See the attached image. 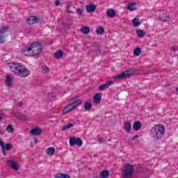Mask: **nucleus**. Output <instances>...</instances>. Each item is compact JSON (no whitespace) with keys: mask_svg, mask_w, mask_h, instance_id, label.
Here are the masks:
<instances>
[{"mask_svg":"<svg viewBox=\"0 0 178 178\" xmlns=\"http://www.w3.org/2000/svg\"><path fill=\"white\" fill-rule=\"evenodd\" d=\"M10 69L17 76L19 77H27L30 74V71L27 68L24 67L21 63H11L9 65Z\"/></svg>","mask_w":178,"mask_h":178,"instance_id":"1","label":"nucleus"},{"mask_svg":"<svg viewBox=\"0 0 178 178\" xmlns=\"http://www.w3.org/2000/svg\"><path fill=\"white\" fill-rule=\"evenodd\" d=\"M42 51V44L41 43H31L30 46L26 47L23 49V51L25 52L26 56H30L33 55V56H37L40 55Z\"/></svg>","mask_w":178,"mask_h":178,"instance_id":"2","label":"nucleus"},{"mask_svg":"<svg viewBox=\"0 0 178 178\" xmlns=\"http://www.w3.org/2000/svg\"><path fill=\"white\" fill-rule=\"evenodd\" d=\"M165 134V127L162 124L154 126L151 130V136L154 140H161Z\"/></svg>","mask_w":178,"mask_h":178,"instance_id":"3","label":"nucleus"},{"mask_svg":"<svg viewBox=\"0 0 178 178\" xmlns=\"http://www.w3.org/2000/svg\"><path fill=\"white\" fill-rule=\"evenodd\" d=\"M133 165L125 164L123 167L122 176V178H130L133 176Z\"/></svg>","mask_w":178,"mask_h":178,"instance_id":"4","label":"nucleus"},{"mask_svg":"<svg viewBox=\"0 0 178 178\" xmlns=\"http://www.w3.org/2000/svg\"><path fill=\"white\" fill-rule=\"evenodd\" d=\"M82 102L81 100L79 99L76 100L75 102H74L73 103H71L70 104H68L67 106L65 107V108L63 109V113H69L70 112H72V111H73V109H76V108H77V106H79V105H81Z\"/></svg>","mask_w":178,"mask_h":178,"instance_id":"5","label":"nucleus"},{"mask_svg":"<svg viewBox=\"0 0 178 178\" xmlns=\"http://www.w3.org/2000/svg\"><path fill=\"white\" fill-rule=\"evenodd\" d=\"M70 145L71 147H74V145H78V147H81L83 145V140L80 138L72 137L70 138Z\"/></svg>","mask_w":178,"mask_h":178,"instance_id":"6","label":"nucleus"},{"mask_svg":"<svg viewBox=\"0 0 178 178\" xmlns=\"http://www.w3.org/2000/svg\"><path fill=\"white\" fill-rule=\"evenodd\" d=\"M131 76V71L130 70L123 72L121 74L114 76V80H120V79H129Z\"/></svg>","mask_w":178,"mask_h":178,"instance_id":"7","label":"nucleus"},{"mask_svg":"<svg viewBox=\"0 0 178 178\" xmlns=\"http://www.w3.org/2000/svg\"><path fill=\"white\" fill-rule=\"evenodd\" d=\"M9 31L8 26H3L0 29V44H3L5 42V33Z\"/></svg>","mask_w":178,"mask_h":178,"instance_id":"8","label":"nucleus"},{"mask_svg":"<svg viewBox=\"0 0 178 178\" xmlns=\"http://www.w3.org/2000/svg\"><path fill=\"white\" fill-rule=\"evenodd\" d=\"M158 20H160L161 22H169L170 18L169 16H168V11L163 10L162 15L159 17Z\"/></svg>","mask_w":178,"mask_h":178,"instance_id":"9","label":"nucleus"},{"mask_svg":"<svg viewBox=\"0 0 178 178\" xmlns=\"http://www.w3.org/2000/svg\"><path fill=\"white\" fill-rule=\"evenodd\" d=\"M0 147H1L2 149H4L6 151H9V149L12 148V145H10V143H7L6 145H5V142H3L1 138H0Z\"/></svg>","mask_w":178,"mask_h":178,"instance_id":"10","label":"nucleus"},{"mask_svg":"<svg viewBox=\"0 0 178 178\" xmlns=\"http://www.w3.org/2000/svg\"><path fill=\"white\" fill-rule=\"evenodd\" d=\"M97 9V6L94 4H88L86 7V12L88 13H94Z\"/></svg>","mask_w":178,"mask_h":178,"instance_id":"11","label":"nucleus"},{"mask_svg":"<svg viewBox=\"0 0 178 178\" xmlns=\"http://www.w3.org/2000/svg\"><path fill=\"white\" fill-rule=\"evenodd\" d=\"M8 163L9 166H10L11 169H13V170H19V165L17 164L15 161L9 160Z\"/></svg>","mask_w":178,"mask_h":178,"instance_id":"12","label":"nucleus"},{"mask_svg":"<svg viewBox=\"0 0 178 178\" xmlns=\"http://www.w3.org/2000/svg\"><path fill=\"white\" fill-rule=\"evenodd\" d=\"M112 84H113V81H110L99 86V90L100 91H104V90H106V88H108L110 86H112Z\"/></svg>","mask_w":178,"mask_h":178,"instance_id":"13","label":"nucleus"},{"mask_svg":"<svg viewBox=\"0 0 178 178\" xmlns=\"http://www.w3.org/2000/svg\"><path fill=\"white\" fill-rule=\"evenodd\" d=\"M27 22L29 24H35V23H38V18H37L35 16H30L27 19Z\"/></svg>","mask_w":178,"mask_h":178,"instance_id":"14","label":"nucleus"},{"mask_svg":"<svg viewBox=\"0 0 178 178\" xmlns=\"http://www.w3.org/2000/svg\"><path fill=\"white\" fill-rule=\"evenodd\" d=\"M31 134H33V136H40L41 133H42V130L39 127H35L30 131Z\"/></svg>","mask_w":178,"mask_h":178,"instance_id":"15","label":"nucleus"},{"mask_svg":"<svg viewBox=\"0 0 178 178\" xmlns=\"http://www.w3.org/2000/svg\"><path fill=\"white\" fill-rule=\"evenodd\" d=\"M107 16L111 19H113L116 16V11L113 9H109L107 10Z\"/></svg>","mask_w":178,"mask_h":178,"instance_id":"16","label":"nucleus"},{"mask_svg":"<svg viewBox=\"0 0 178 178\" xmlns=\"http://www.w3.org/2000/svg\"><path fill=\"white\" fill-rule=\"evenodd\" d=\"M102 98V95L101 93H97L94 97L95 104H99L101 102Z\"/></svg>","mask_w":178,"mask_h":178,"instance_id":"17","label":"nucleus"},{"mask_svg":"<svg viewBox=\"0 0 178 178\" xmlns=\"http://www.w3.org/2000/svg\"><path fill=\"white\" fill-rule=\"evenodd\" d=\"M109 175H111V172H109V170H103L100 172L99 177H101V178H108Z\"/></svg>","mask_w":178,"mask_h":178,"instance_id":"18","label":"nucleus"},{"mask_svg":"<svg viewBox=\"0 0 178 178\" xmlns=\"http://www.w3.org/2000/svg\"><path fill=\"white\" fill-rule=\"evenodd\" d=\"M124 130L127 133H130V130H131V123L130 122H127L124 124Z\"/></svg>","mask_w":178,"mask_h":178,"instance_id":"19","label":"nucleus"},{"mask_svg":"<svg viewBox=\"0 0 178 178\" xmlns=\"http://www.w3.org/2000/svg\"><path fill=\"white\" fill-rule=\"evenodd\" d=\"M12 81H13V78L10 76V75L8 74L6 79V83L7 87H11L12 86Z\"/></svg>","mask_w":178,"mask_h":178,"instance_id":"20","label":"nucleus"},{"mask_svg":"<svg viewBox=\"0 0 178 178\" xmlns=\"http://www.w3.org/2000/svg\"><path fill=\"white\" fill-rule=\"evenodd\" d=\"M133 129L134 130L138 131V130L141 129V122L140 121L135 122L133 125Z\"/></svg>","mask_w":178,"mask_h":178,"instance_id":"21","label":"nucleus"},{"mask_svg":"<svg viewBox=\"0 0 178 178\" xmlns=\"http://www.w3.org/2000/svg\"><path fill=\"white\" fill-rule=\"evenodd\" d=\"M127 9L130 10V12H133L134 10H137V7H136V3H131L128 4Z\"/></svg>","mask_w":178,"mask_h":178,"instance_id":"22","label":"nucleus"},{"mask_svg":"<svg viewBox=\"0 0 178 178\" xmlns=\"http://www.w3.org/2000/svg\"><path fill=\"white\" fill-rule=\"evenodd\" d=\"M46 153L47 154V155H49L50 156H53L54 154H55V147H49L47 149Z\"/></svg>","mask_w":178,"mask_h":178,"instance_id":"23","label":"nucleus"},{"mask_svg":"<svg viewBox=\"0 0 178 178\" xmlns=\"http://www.w3.org/2000/svg\"><path fill=\"white\" fill-rule=\"evenodd\" d=\"M136 34L138 37H139L140 38H144V37H145V33L144 32L143 30L141 29H138L136 31Z\"/></svg>","mask_w":178,"mask_h":178,"instance_id":"24","label":"nucleus"},{"mask_svg":"<svg viewBox=\"0 0 178 178\" xmlns=\"http://www.w3.org/2000/svg\"><path fill=\"white\" fill-rule=\"evenodd\" d=\"M54 58L56 59H59L60 58H63V51L58 50L54 54Z\"/></svg>","mask_w":178,"mask_h":178,"instance_id":"25","label":"nucleus"},{"mask_svg":"<svg viewBox=\"0 0 178 178\" xmlns=\"http://www.w3.org/2000/svg\"><path fill=\"white\" fill-rule=\"evenodd\" d=\"M55 178H70V175L63 173H58L55 175Z\"/></svg>","mask_w":178,"mask_h":178,"instance_id":"26","label":"nucleus"},{"mask_svg":"<svg viewBox=\"0 0 178 178\" xmlns=\"http://www.w3.org/2000/svg\"><path fill=\"white\" fill-rule=\"evenodd\" d=\"M132 24L134 26V27H138L141 24V22H140V19L138 18H134L132 20Z\"/></svg>","mask_w":178,"mask_h":178,"instance_id":"27","label":"nucleus"},{"mask_svg":"<svg viewBox=\"0 0 178 178\" xmlns=\"http://www.w3.org/2000/svg\"><path fill=\"white\" fill-rule=\"evenodd\" d=\"M96 33H97V34H99V35H102V34H104V33H105V29H104V27L99 26L96 30Z\"/></svg>","mask_w":178,"mask_h":178,"instance_id":"28","label":"nucleus"},{"mask_svg":"<svg viewBox=\"0 0 178 178\" xmlns=\"http://www.w3.org/2000/svg\"><path fill=\"white\" fill-rule=\"evenodd\" d=\"M81 31L83 34H88L90 33V28L88 26H83L81 29Z\"/></svg>","mask_w":178,"mask_h":178,"instance_id":"29","label":"nucleus"},{"mask_svg":"<svg viewBox=\"0 0 178 178\" xmlns=\"http://www.w3.org/2000/svg\"><path fill=\"white\" fill-rule=\"evenodd\" d=\"M92 107V104L91 102H86L84 104V109L85 111H90L91 108Z\"/></svg>","mask_w":178,"mask_h":178,"instance_id":"30","label":"nucleus"},{"mask_svg":"<svg viewBox=\"0 0 178 178\" xmlns=\"http://www.w3.org/2000/svg\"><path fill=\"white\" fill-rule=\"evenodd\" d=\"M140 54H141V48H136L134 50V56H139Z\"/></svg>","mask_w":178,"mask_h":178,"instance_id":"31","label":"nucleus"},{"mask_svg":"<svg viewBox=\"0 0 178 178\" xmlns=\"http://www.w3.org/2000/svg\"><path fill=\"white\" fill-rule=\"evenodd\" d=\"M42 73H49V67H48L47 65H42Z\"/></svg>","mask_w":178,"mask_h":178,"instance_id":"32","label":"nucleus"},{"mask_svg":"<svg viewBox=\"0 0 178 178\" xmlns=\"http://www.w3.org/2000/svg\"><path fill=\"white\" fill-rule=\"evenodd\" d=\"M17 118L18 119H22V120H26V119H27V117L25 115L22 114H17Z\"/></svg>","mask_w":178,"mask_h":178,"instance_id":"33","label":"nucleus"},{"mask_svg":"<svg viewBox=\"0 0 178 178\" xmlns=\"http://www.w3.org/2000/svg\"><path fill=\"white\" fill-rule=\"evenodd\" d=\"M6 131H8V133H13V128L12 127V125L9 124L6 129Z\"/></svg>","mask_w":178,"mask_h":178,"instance_id":"34","label":"nucleus"},{"mask_svg":"<svg viewBox=\"0 0 178 178\" xmlns=\"http://www.w3.org/2000/svg\"><path fill=\"white\" fill-rule=\"evenodd\" d=\"M72 126H73V124L70 123V124L63 127L62 130H67V129L72 128Z\"/></svg>","mask_w":178,"mask_h":178,"instance_id":"35","label":"nucleus"},{"mask_svg":"<svg viewBox=\"0 0 178 178\" xmlns=\"http://www.w3.org/2000/svg\"><path fill=\"white\" fill-rule=\"evenodd\" d=\"M76 13L79 16H83V9L81 8H77L76 9Z\"/></svg>","mask_w":178,"mask_h":178,"instance_id":"36","label":"nucleus"},{"mask_svg":"<svg viewBox=\"0 0 178 178\" xmlns=\"http://www.w3.org/2000/svg\"><path fill=\"white\" fill-rule=\"evenodd\" d=\"M95 52L97 54V55H101V49L97 48L95 50Z\"/></svg>","mask_w":178,"mask_h":178,"instance_id":"37","label":"nucleus"},{"mask_svg":"<svg viewBox=\"0 0 178 178\" xmlns=\"http://www.w3.org/2000/svg\"><path fill=\"white\" fill-rule=\"evenodd\" d=\"M67 12H68L69 13H73V11L70 9V5H68L67 6Z\"/></svg>","mask_w":178,"mask_h":178,"instance_id":"38","label":"nucleus"},{"mask_svg":"<svg viewBox=\"0 0 178 178\" xmlns=\"http://www.w3.org/2000/svg\"><path fill=\"white\" fill-rule=\"evenodd\" d=\"M55 5H56V6H59V5H60V1L56 0Z\"/></svg>","mask_w":178,"mask_h":178,"instance_id":"39","label":"nucleus"},{"mask_svg":"<svg viewBox=\"0 0 178 178\" xmlns=\"http://www.w3.org/2000/svg\"><path fill=\"white\" fill-rule=\"evenodd\" d=\"M3 118H5V115L0 113V120H2V119H3Z\"/></svg>","mask_w":178,"mask_h":178,"instance_id":"40","label":"nucleus"},{"mask_svg":"<svg viewBox=\"0 0 178 178\" xmlns=\"http://www.w3.org/2000/svg\"><path fill=\"white\" fill-rule=\"evenodd\" d=\"M98 141H99V143H104V138H99Z\"/></svg>","mask_w":178,"mask_h":178,"instance_id":"41","label":"nucleus"},{"mask_svg":"<svg viewBox=\"0 0 178 178\" xmlns=\"http://www.w3.org/2000/svg\"><path fill=\"white\" fill-rule=\"evenodd\" d=\"M22 106H23V102H20L18 104V106H19V108H22Z\"/></svg>","mask_w":178,"mask_h":178,"instance_id":"42","label":"nucleus"},{"mask_svg":"<svg viewBox=\"0 0 178 178\" xmlns=\"http://www.w3.org/2000/svg\"><path fill=\"white\" fill-rule=\"evenodd\" d=\"M138 138V135H136L135 136H134L131 140H136Z\"/></svg>","mask_w":178,"mask_h":178,"instance_id":"43","label":"nucleus"},{"mask_svg":"<svg viewBox=\"0 0 178 178\" xmlns=\"http://www.w3.org/2000/svg\"><path fill=\"white\" fill-rule=\"evenodd\" d=\"M2 151H3V155H6V154H7V152H6V151L5 150V149H2Z\"/></svg>","mask_w":178,"mask_h":178,"instance_id":"44","label":"nucleus"},{"mask_svg":"<svg viewBox=\"0 0 178 178\" xmlns=\"http://www.w3.org/2000/svg\"><path fill=\"white\" fill-rule=\"evenodd\" d=\"M177 49V47H172V51H176Z\"/></svg>","mask_w":178,"mask_h":178,"instance_id":"45","label":"nucleus"},{"mask_svg":"<svg viewBox=\"0 0 178 178\" xmlns=\"http://www.w3.org/2000/svg\"><path fill=\"white\" fill-rule=\"evenodd\" d=\"M34 141H35V143H37V141H38V140L34 139Z\"/></svg>","mask_w":178,"mask_h":178,"instance_id":"46","label":"nucleus"},{"mask_svg":"<svg viewBox=\"0 0 178 178\" xmlns=\"http://www.w3.org/2000/svg\"><path fill=\"white\" fill-rule=\"evenodd\" d=\"M175 91L178 92V87L176 88Z\"/></svg>","mask_w":178,"mask_h":178,"instance_id":"47","label":"nucleus"},{"mask_svg":"<svg viewBox=\"0 0 178 178\" xmlns=\"http://www.w3.org/2000/svg\"><path fill=\"white\" fill-rule=\"evenodd\" d=\"M31 147H33V145L31 144Z\"/></svg>","mask_w":178,"mask_h":178,"instance_id":"48","label":"nucleus"}]
</instances>
